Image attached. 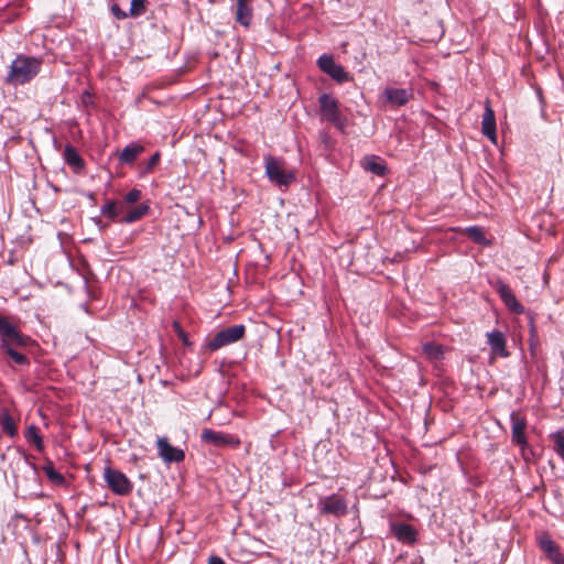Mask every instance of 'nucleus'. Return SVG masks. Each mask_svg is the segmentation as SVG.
I'll use <instances>...</instances> for the list:
<instances>
[{
	"label": "nucleus",
	"mask_w": 564,
	"mask_h": 564,
	"mask_svg": "<svg viewBox=\"0 0 564 564\" xmlns=\"http://www.w3.org/2000/svg\"><path fill=\"white\" fill-rule=\"evenodd\" d=\"M42 63L41 57L17 55L10 65L6 83L14 87L30 83L40 73Z\"/></svg>",
	"instance_id": "1"
},
{
	"label": "nucleus",
	"mask_w": 564,
	"mask_h": 564,
	"mask_svg": "<svg viewBox=\"0 0 564 564\" xmlns=\"http://www.w3.org/2000/svg\"><path fill=\"white\" fill-rule=\"evenodd\" d=\"M245 333L246 327L242 324L224 328L206 341L205 349L216 351L227 345L239 341L243 338Z\"/></svg>",
	"instance_id": "2"
},
{
	"label": "nucleus",
	"mask_w": 564,
	"mask_h": 564,
	"mask_svg": "<svg viewBox=\"0 0 564 564\" xmlns=\"http://www.w3.org/2000/svg\"><path fill=\"white\" fill-rule=\"evenodd\" d=\"M30 337L23 335L18 327L6 316L0 315V348L9 346L26 347Z\"/></svg>",
	"instance_id": "3"
},
{
	"label": "nucleus",
	"mask_w": 564,
	"mask_h": 564,
	"mask_svg": "<svg viewBox=\"0 0 564 564\" xmlns=\"http://www.w3.org/2000/svg\"><path fill=\"white\" fill-rule=\"evenodd\" d=\"M264 163L265 175L275 185L288 186L295 180L294 173L284 169L282 160L269 155L264 159Z\"/></svg>",
	"instance_id": "4"
},
{
	"label": "nucleus",
	"mask_w": 564,
	"mask_h": 564,
	"mask_svg": "<svg viewBox=\"0 0 564 564\" xmlns=\"http://www.w3.org/2000/svg\"><path fill=\"white\" fill-rule=\"evenodd\" d=\"M104 478L107 486L112 492L119 496H128L133 490V484L120 470L106 467L104 470Z\"/></svg>",
	"instance_id": "5"
},
{
	"label": "nucleus",
	"mask_w": 564,
	"mask_h": 564,
	"mask_svg": "<svg viewBox=\"0 0 564 564\" xmlns=\"http://www.w3.org/2000/svg\"><path fill=\"white\" fill-rule=\"evenodd\" d=\"M318 513L322 516L344 517L348 513L347 500L336 494L323 497L317 502Z\"/></svg>",
	"instance_id": "6"
},
{
	"label": "nucleus",
	"mask_w": 564,
	"mask_h": 564,
	"mask_svg": "<svg viewBox=\"0 0 564 564\" xmlns=\"http://www.w3.org/2000/svg\"><path fill=\"white\" fill-rule=\"evenodd\" d=\"M200 440L217 447H238L240 445V440L237 436L212 429H204Z\"/></svg>",
	"instance_id": "7"
},
{
	"label": "nucleus",
	"mask_w": 564,
	"mask_h": 564,
	"mask_svg": "<svg viewBox=\"0 0 564 564\" xmlns=\"http://www.w3.org/2000/svg\"><path fill=\"white\" fill-rule=\"evenodd\" d=\"M318 102L323 117L337 128L343 129V118L338 109L337 100L328 94H323L319 96Z\"/></svg>",
	"instance_id": "8"
},
{
	"label": "nucleus",
	"mask_w": 564,
	"mask_h": 564,
	"mask_svg": "<svg viewBox=\"0 0 564 564\" xmlns=\"http://www.w3.org/2000/svg\"><path fill=\"white\" fill-rule=\"evenodd\" d=\"M317 65L322 72L330 76L334 80L339 84L349 80V75L345 68L337 64L332 55L324 54L317 59Z\"/></svg>",
	"instance_id": "9"
},
{
	"label": "nucleus",
	"mask_w": 564,
	"mask_h": 564,
	"mask_svg": "<svg viewBox=\"0 0 564 564\" xmlns=\"http://www.w3.org/2000/svg\"><path fill=\"white\" fill-rule=\"evenodd\" d=\"M159 456L167 464L180 463L185 458V453L178 447L172 446L167 438L160 437L156 441Z\"/></svg>",
	"instance_id": "10"
},
{
	"label": "nucleus",
	"mask_w": 564,
	"mask_h": 564,
	"mask_svg": "<svg viewBox=\"0 0 564 564\" xmlns=\"http://www.w3.org/2000/svg\"><path fill=\"white\" fill-rule=\"evenodd\" d=\"M511 420V440L514 444L521 446L522 448L528 445L525 429H527V420L523 416H520L517 412H512L510 414Z\"/></svg>",
	"instance_id": "11"
},
{
	"label": "nucleus",
	"mask_w": 564,
	"mask_h": 564,
	"mask_svg": "<svg viewBox=\"0 0 564 564\" xmlns=\"http://www.w3.org/2000/svg\"><path fill=\"white\" fill-rule=\"evenodd\" d=\"M481 132L490 141L496 143V140H497L496 117H495V111L491 108L489 100H486V102H485V111L482 115V122H481Z\"/></svg>",
	"instance_id": "12"
},
{
	"label": "nucleus",
	"mask_w": 564,
	"mask_h": 564,
	"mask_svg": "<svg viewBox=\"0 0 564 564\" xmlns=\"http://www.w3.org/2000/svg\"><path fill=\"white\" fill-rule=\"evenodd\" d=\"M497 292L506 304V306L513 313L521 314L524 312V307L519 303L512 290L505 283L499 282L497 285Z\"/></svg>",
	"instance_id": "13"
},
{
	"label": "nucleus",
	"mask_w": 564,
	"mask_h": 564,
	"mask_svg": "<svg viewBox=\"0 0 564 564\" xmlns=\"http://www.w3.org/2000/svg\"><path fill=\"white\" fill-rule=\"evenodd\" d=\"M383 96L389 104L401 107L410 101L413 91L412 89L388 87L383 90Z\"/></svg>",
	"instance_id": "14"
},
{
	"label": "nucleus",
	"mask_w": 564,
	"mask_h": 564,
	"mask_svg": "<svg viewBox=\"0 0 564 564\" xmlns=\"http://www.w3.org/2000/svg\"><path fill=\"white\" fill-rule=\"evenodd\" d=\"M391 531L398 541L413 545L417 541V531L408 523H394Z\"/></svg>",
	"instance_id": "15"
},
{
	"label": "nucleus",
	"mask_w": 564,
	"mask_h": 564,
	"mask_svg": "<svg viewBox=\"0 0 564 564\" xmlns=\"http://www.w3.org/2000/svg\"><path fill=\"white\" fill-rule=\"evenodd\" d=\"M487 341H488V345L490 346L491 352L495 356H499V357H503V358L509 356V351L506 348V337H505L503 333H501L499 330H492V332L488 333Z\"/></svg>",
	"instance_id": "16"
},
{
	"label": "nucleus",
	"mask_w": 564,
	"mask_h": 564,
	"mask_svg": "<svg viewBox=\"0 0 564 564\" xmlns=\"http://www.w3.org/2000/svg\"><path fill=\"white\" fill-rule=\"evenodd\" d=\"M63 159L66 164L73 169L75 173H79L85 167V162L77 150L72 145L67 144L63 152Z\"/></svg>",
	"instance_id": "17"
},
{
	"label": "nucleus",
	"mask_w": 564,
	"mask_h": 564,
	"mask_svg": "<svg viewBox=\"0 0 564 564\" xmlns=\"http://www.w3.org/2000/svg\"><path fill=\"white\" fill-rule=\"evenodd\" d=\"M144 151V148L142 145L138 144H129L127 145L119 156V160L121 163L131 164L133 163L137 158Z\"/></svg>",
	"instance_id": "18"
},
{
	"label": "nucleus",
	"mask_w": 564,
	"mask_h": 564,
	"mask_svg": "<svg viewBox=\"0 0 564 564\" xmlns=\"http://www.w3.org/2000/svg\"><path fill=\"white\" fill-rule=\"evenodd\" d=\"M364 167L378 176L384 175L387 171L382 161L375 155L365 158Z\"/></svg>",
	"instance_id": "19"
},
{
	"label": "nucleus",
	"mask_w": 564,
	"mask_h": 564,
	"mask_svg": "<svg viewBox=\"0 0 564 564\" xmlns=\"http://www.w3.org/2000/svg\"><path fill=\"white\" fill-rule=\"evenodd\" d=\"M0 426L4 434H8L11 437L17 436V434H18L17 422L8 412H3L1 414Z\"/></svg>",
	"instance_id": "20"
},
{
	"label": "nucleus",
	"mask_w": 564,
	"mask_h": 564,
	"mask_svg": "<svg viewBox=\"0 0 564 564\" xmlns=\"http://www.w3.org/2000/svg\"><path fill=\"white\" fill-rule=\"evenodd\" d=\"M149 213V205L140 204L137 207L129 210L122 218L121 221L126 224L134 223Z\"/></svg>",
	"instance_id": "21"
},
{
	"label": "nucleus",
	"mask_w": 564,
	"mask_h": 564,
	"mask_svg": "<svg viewBox=\"0 0 564 564\" xmlns=\"http://www.w3.org/2000/svg\"><path fill=\"white\" fill-rule=\"evenodd\" d=\"M123 207L124 203L107 200V203L101 207V214L109 219H115L122 212Z\"/></svg>",
	"instance_id": "22"
},
{
	"label": "nucleus",
	"mask_w": 564,
	"mask_h": 564,
	"mask_svg": "<svg viewBox=\"0 0 564 564\" xmlns=\"http://www.w3.org/2000/svg\"><path fill=\"white\" fill-rule=\"evenodd\" d=\"M24 436L29 443L34 444V446L36 447L37 451H40V452L43 451V448H44L43 438L40 435L37 426L30 425L26 429Z\"/></svg>",
	"instance_id": "23"
},
{
	"label": "nucleus",
	"mask_w": 564,
	"mask_h": 564,
	"mask_svg": "<svg viewBox=\"0 0 564 564\" xmlns=\"http://www.w3.org/2000/svg\"><path fill=\"white\" fill-rule=\"evenodd\" d=\"M465 232L474 242L482 246L489 245V241L487 240L485 231L481 227L470 226L465 229Z\"/></svg>",
	"instance_id": "24"
},
{
	"label": "nucleus",
	"mask_w": 564,
	"mask_h": 564,
	"mask_svg": "<svg viewBox=\"0 0 564 564\" xmlns=\"http://www.w3.org/2000/svg\"><path fill=\"white\" fill-rule=\"evenodd\" d=\"M422 348L423 352L430 360H440L441 358H443L444 350L443 347L438 344L426 343L423 345Z\"/></svg>",
	"instance_id": "25"
},
{
	"label": "nucleus",
	"mask_w": 564,
	"mask_h": 564,
	"mask_svg": "<svg viewBox=\"0 0 564 564\" xmlns=\"http://www.w3.org/2000/svg\"><path fill=\"white\" fill-rule=\"evenodd\" d=\"M46 477L56 485H63L65 482L64 476L58 473L52 464H47L43 467Z\"/></svg>",
	"instance_id": "26"
},
{
	"label": "nucleus",
	"mask_w": 564,
	"mask_h": 564,
	"mask_svg": "<svg viewBox=\"0 0 564 564\" xmlns=\"http://www.w3.org/2000/svg\"><path fill=\"white\" fill-rule=\"evenodd\" d=\"M2 350L17 364V365H28L29 359L23 354L19 352L13 348V346H9L2 348Z\"/></svg>",
	"instance_id": "27"
},
{
	"label": "nucleus",
	"mask_w": 564,
	"mask_h": 564,
	"mask_svg": "<svg viewBox=\"0 0 564 564\" xmlns=\"http://www.w3.org/2000/svg\"><path fill=\"white\" fill-rule=\"evenodd\" d=\"M145 11V0H131L129 15L137 18Z\"/></svg>",
	"instance_id": "28"
},
{
	"label": "nucleus",
	"mask_w": 564,
	"mask_h": 564,
	"mask_svg": "<svg viewBox=\"0 0 564 564\" xmlns=\"http://www.w3.org/2000/svg\"><path fill=\"white\" fill-rule=\"evenodd\" d=\"M554 451L564 459V432L558 431L552 436Z\"/></svg>",
	"instance_id": "29"
},
{
	"label": "nucleus",
	"mask_w": 564,
	"mask_h": 564,
	"mask_svg": "<svg viewBox=\"0 0 564 564\" xmlns=\"http://www.w3.org/2000/svg\"><path fill=\"white\" fill-rule=\"evenodd\" d=\"M141 191L140 189H137V188H133L131 191H129L126 196H124V203L127 204H133L135 202H138L140 198H141Z\"/></svg>",
	"instance_id": "30"
},
{
	"label": "nucleus",
	"mask_w": 564,
	"mask_h": 564,
	"mask_svg": "<svg viewBox=\"0 0 564 564\" xmlns=\"http://www.w3.org/2000/svg\"><path fill=\"white\" fill-rule=\"evenodd\" d=\"M540 546L541 549L546 553V555H549L550 553H552L553 551H555L556 549H558L555 543L550 540V539H545V540H542L540 542Z\"/></svg>",
	"instance_id": "31"
},
{
	"label": "nucleus",
	"mask_w": 564,
	"mask_h": 564,
	"mask_svg": "<svg viewBox=\"0 0 564 564\" xmlns=\"http://www.w3.org/2000/svg\"><path fill=\"white\" fill-rule=\"evenodd\" d=\"M111 10V13L119 20H123L126 18L129 17V13H127L126 11L121 10L120 7L116 3H113L110 8Z\"/></svg>",
	"instance_id": "32"
},
{
	"label": "nucleus",
	"mask_w": 564,
	"mask_h": 564,
	"mask_svg": "<svg viewBox=\"0 0 564 564\" xmlns=\"http://www.w3.org/2000/svg\"><path fill=\"white\" fill-rule=\"evenodd\" d=\"M547 557L554 563V564H564V555L560 552L558 549L553 551L547 555Z\"/></svg>",
	"instance_id": "33"
},
{
	"label": "nucleus",
	"mask_w": 564,
	"mask_h": 564,
	"mask_svg": "<svg viewBox=\"0 0 564 564\" xmlns=\"http://www.w3.org/2000/svg\"><path fill=\"white\" fill-rule=\"evenodd\" d=\"M173 328L175 330V333L177 334V336L182 339V341L187 345L188 344V339H187V335L186 333L183 330V328L181 327L180 323L178 322H174L173 323Z\"/></svg>",
	"instance_id": "34"
},
{
	"label": "nucleus",
	"mask_w": 564,
	"mask_h": 564,
	"mask_svg": "<svg viewBox=\"0 0 564 564\" xmlns=\"http://www.w3.org/2000/svg\"><path fill=\"white\" fill-rule=\"evenodd\" d=\"M160 161V153H154L148 161L147 170L151 171Z\"/></svg>",
	"instance_id": "35"
},
{
	"label": "nucleus",
	"mask_w": 564,
	"mask_h": 564,
	"mask_svg": "<svg viewBox=\"0 0 564 564\" xmlns=\"http://www.w3.org/2000/svg\"><path fill=\"white\" fill-rule=\"evenodd\" d=\"M208 564H225L224 560L219 556H210Z\"/></svg>",
	"instance_id": "36"
},
{
	"label": "nucleus",
	"mask_w": 564,
	"mask_h": 564,
	"mask_svg": "<svg viewBox=\"0 0 564 564\" xmlns=\"http://www.w3.org/2000/svg\"><path fill=\"white\" fill-rule=\"evenodd\" d=\"M90 99H91V95L88 93V91H85L82 96V100L85 105H87L88 102H90Z\"/></svg>",
	"instance_id": "37"
},
{
	"label": "nucleus",
	"mask_w": 564,
	"mask_h": 564,
	"mask_svg": "<svg viewBox=\"0 0 564 564\" xmlns=\"http://www.w3.org/2000/svg\"><path fill=\"white\" fill-rule=\"evenodd\" d=\"M412 564H424L423 558H421L419 562H413Z\"/></svg>",
	"instance_id": "38"
}]
</instances>
